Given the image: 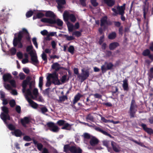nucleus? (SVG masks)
Listing matches in <instances>:
<instances>
[{
    "label": "nucleus",
    "mask_w": 153,
    "mask_h": 153,
    "mask_svg": "<svg viewBox=\"0 0 153 153\" xmlns=\"http://www.w3.org/2000/svg\"><path fill=\"white\" fill-rule=\"evenodd\" d=\"M23 139L24 140L27 141L32 140L33 143L36 146L39 151H41L42 150V153H49L48 149L46 147L43 148V145L41 143H38V141L35 140L34 137L31 138L30 136L25 135Z\"/></svg>",
    "instance_id": "f257e3e1"
},
{
    "label": "nucleus",
    "mask_w": 153,
    "mask_h": 153,
    "mask_svg": "<svg viewBox=\"0 0 153 153\" xmlns=\"http://www.w3.org/2000/svg\"><path fill=\"white\" fill-rule=\"evenodd\" d=\"M23 32H25L26 34H28L27 30L25 28H23L22 31L19 32L18 36L17 37H14L13 41V44L14 47H16L18 45L19 48H22L23 45L21 42V40L23 37Z\"/></svg>",
    "instance_id": "f03ea898"
},
{
    "label": "nucleus",
    "mask_w": 153,
    "mask_h": 153,
    "mask_svg": "<svg viewBox=\"0 0 153 153\" xmlns=\"http://www.w3.org/2000/svg\"><path fill=\"white\" fill-rule=\"evenodd\" d=\"M70 151L72 153H82V150L79 147L76 148L75 146H70V144L64 145L63 152L67 153Z\"/></svg>",
    "instance_id": "7ed1b4c3"
},
{
    "label": "nucleus",
    "mask_w": 153,
    "mask_h": 153,
    "mask_svg": "<svg viewBox=\"0 0 153 153\" xmlns=\"http://www.w3.org/2000/svg\"><path fill=\"white\" fill-rule=\"evenodd\" d=\"M138 106L137 105L134 97L132 99L131 102L130 107L128 113L131 118H134L136 113L137 111Z\"/></svg>",
    "instance_id": "20e7f679"
},
{
    "label": "nucleus",
    "mask_w": 153,
    "mask_h": 153,
    "mask_svg": "<svg viewBox=\"0 0 153 153\" xmlns=\"http://www.w3.org/2000/svg\"><path fill=\"white\" fill-rule=\"evenodd\" d=\"M1 109L3 112H1L0 115L1 119L3 121L5 124L7 125V120H10V117L8 114L9 112L8 108L5 106L1 107Z\"/></svg>",
    "instance_id": "39448f33"
},
{
    "label": "nucleus",
    "mask_w": 153,
    "mask_h": 153,
    "mask_svg": "<svg viewBox=\"0 0 153 153\" xmlns=\"http://www.w3.org/2000/svg\"><path fill=\"white\" fill-rule=\"evenodd\" d=\"M41 21L43 22L48 23L51 24H56L59 26H62L63 24V21L59 19L56 20L55 19L43 18L41 19Z\"/></svg>",
    "instance_id": "423d86ee"
},
{
    "label": "nucleus",
    "mask_w": 153,
    "mask_h": 153,
    "mask_svg": "<svg viewBox=\"0 0 153 153\" xmlns=\"http://www.w3.org/2000/svg\"><path fill=\"white\" fill-rule=\"evenodd\" d=\"M64 20L65 21H68L69 19L73 22H75L76 19L74 15L72 14H69L67 11H65L63 14Z\"/></svg>",
    "instance_id": "0eeeda50"
},
{
    "label": "nucleus",
    "mask_w": 153,
    "mask_h": 153,
    "mask_svg": "<svg viewBox=\"0 0 153 153\" xmlns=\"http://www.w3.org/2000/svg\"><path fill=\"white\" fill-rule=\"evenodd\" d=\"M125 4H124L122 6H117V10L115 8H112V10L115 13V14H114V15L116 16L118 14L120 15L124 14L125 10Z\"/></svg>",
    "instance_id": "6e6552de"
},
{
    "label": "nucleus",
    "mask_w": 153,
    "mask_h": 153,
    "mask_svg": "<svg viewBox=\"0 0 153 153\" xmlns=\"http://www.w3.org/2000/svg\"><path fill=\"white\" fill-rule=\"evenodd\" d=\"M113 66L114 65L112 62H105L104 64L101 67L102 73L103 74L105 73L107 70H112Z\"/></svg>",
    "instance_id": "1a4fd4ad"
},
{
    "label": "nucleus",
    "mask_w": 153,
    "mask_h": 153,
    "mask_svg": "<svg viewBox=\"0 0 153 153\" xmlns=\"http://www.w3.org/2000/svg\"><path fill=\"white\" fill-rule=\"evenodd\" d=\"M82 75H79L77 77L80 79L81 82H82L86 79L89 76V71L88 70L86 69L85 71L84 69H82Z\"/></svg>",
    "instance_id": "9d476101"
},
{
    "label": "nucleus",
    "mask_w": 153,
    "mask_h": 153,
    "mask_svg": "<svg viewBox=\"0 0 153 153\" xmlns=\"http://www.w3.org/2000/svg\"><path fill=\"white\" fill-rule=\"evenodd\" d=\"M47 126L50 130L53 132H57L59 131V127L55 123L52 122H50L47 123Z\"/></svg>",
    "instance_id": "9b49d317"
},
{
    "label": "nucleus",
    "mask_w": 153,
    "mask_h": 153,
    "mask_svg": "<svg viewBox=\"0 0 153 153\" xmlns=\"http://www.w3.org/2000/svg\"><path fill=\"white\" fill-rule=\"evenodd\" d=\"M107 17L106 16H103L100 19V24L101 27H105L106 25H110L111 23L110 21H108Z\"/></svg>",
    "instance_id": "f8f14e48"
},
{
    "label": "nucleus",
    "mask_w": 153,
    "mask_h": 153,
    "mask_svg": "<svg viewBox=\"0 0 153 153\" xmlns=\"http://www.w3.org/2000/svg\"><path fill=\"white\" fill-rule=\"evenodd\" d=\"M29 54L31 56V60L32 62L36 64H38L39 63V61L37 59V57L34 54L33 51H31L29 52Z\"/></svg>",
    "instance_id": "ddd939ff"
},
{
    "label": "nucleus",
    "mask_w": 153,
    "mask_h": 153,
    "mask_svg": "<svg viewBox=\"0 0 153 153\" xmlns=\"http://www.w3.org/2000/svg\"><path fill=\"white\" fill-rule=\"evenodd\" d=\"M111 145L113 150L116 152L118 153L121 151V149L119 146L114 141L111 142Z\"/></svg>",
    "instance_id": "4468645a"
},
{
    "label": "nucleus",
    "mask_w": 153,
    "mask_h": 153,
    "mask_svg": "<svg viewBox=\"0 0 153 153\" xmlns=\"http://www.w3.org/2000/svg\"><path fill=\"white\" fill-rule=\"evenodd\" d=\"M143 130L147 133L149 134H151L153 133V130L150 128L147 127L146 124L144 123H142L141 125Z\"/></svg>",
    "instance_id": "2eb2a0df"
},
{
    "label": "nucleus",
    "mask_w": 153,
    "mask_h": 153,
    "mask_svg": "<svg viewBox=\"0 0 153 153\" xmlns=\"http://www.w3.org/2000/svg\"><path fill=\"white\" fill-rule=\"evenodd\" d=\"M151 51L149 48V49H146L143 51L142 54L144 56H148L150 59L152 55V54L151 53Z\"/></svg>",
    "instance_id": "dca6fc26"
},
{
    "label": "nucleus",
    "mask_w": 153,
    "mask_h": 153,
    "mask_svg": "<svg viewBox=\"0 0 153 153\" xmlns=\"http://www.w3.org/2000/svg\"><path fill=\"white\" fill-rule=\"evenodd\" d=\"M26 98L30 105L32 108H37L38 105L36 103L31 99L28 97H27Z\"/></svg>",
    "instance_id": "f3484780"
},
{
    "label": "nucleus",
    "mask_w": 153,
    "mask_h": 153,
    "mask_svg": "<svg viewBox=\"0 0 153 153\" xmlns=\"http://www.w3.org/2000/svg\"><path fill=\"white\" fill-rule=\"evenodd\" d=\"M95 129L96 131L102 133L106 136H108L111 138H113V137L112 136L111 134L108 133L106 131L103 130L102 128L99 127H96L95 128Z\"/></svg>",
    "instance_id": "a211bd4d"
},
{
    "label": "nucleus",
    "mask_w": 153,
    "mask_h": 153,
    "mask_svg": "<svg viewBox=\"0 0 153 153\" xmlns=\"http://www.w3.org/2000/svg\"><path fill=\"white\" fill-rule=\"evenodd\" d=\"M56 1L57 3V8L59 10L63 8V6L62 5H64L66 3L65 0H56Z\"/></svg>",
    "instance_id": "6ab92c4d"
},
{
    "label": "nucleus",
    "mask_w": 153,
    "mask_h": 153,
    "mask_svg": "<svg viewBox=\"0 0 153 153\" xmlns=\"http://www.w3.org/2000/svg\"><path fill=\"white\" fill-rule=\"evenodd\" d=\"M99 140L94 137H93L90 139V144L91 146H94L97 145L99 143Z\"/></svg>",
    "instance_id": "aec40b11"
},
{
    "label": "nucleus",
    "mask_w": 153,
    "mask_h": 153,
    "mask_svg": "<svg viewBox=\"0 0 153 153\" xmlns=\"http://www.w3.org/2000/svg\"><path fill=\"white\" fill-rule=\"evenodd\" d=\"M20 121L22 126L25 127L26 124H28L30 122V120L28 117H25L21 119Z\"/></svg>",
    "instance_id": "412c9836"
},
{
    "label": "nucleus",
    "mask_w": 153,
    "mask_h": 153,
    "mask_svg": "<svg viewBox=\"0 0 153 153\" xmlns=\"http://www.w3.org/2000/svg\"><path fill=\"white\" fill-rule=\"evenodd\" d=\"M82 95L79 93H78L74 97V99L73 101V103L74 107H75V104L80 99Z\"/></svg>",
    "instance_id": "4be33fe9"
},
{
    "label": "nucleus",
    "mask_w": 153,
    "mask_h": 153,
    "mask_svg": "<svg viewBox=\"0 0 153 153\" xmlns=\"http://www.w3.org/2000/svg\"><path fill=\"white\" fill-rule=\"evenodd\" d=\"M104 3L109 7H113L115 4L114 0H103Z\"/></svg>",
    "instance_id": "5701e85b"
},
{
    "label": "nucleus",
    "mask_w": 153,
    "mask_h": 153,
    "mask_svg": "<svg viewBox=\"0 0 153 153\" xmlns=\"http://www.w3.org/2000/svg\"><path fill=\"white\" fill-rule=\"evenodd\" d=\"M120 46V44L117 42H114L111 43L109 45V48L110 50H113L117 47Z\"/></svg>",
    "instance_id": "b1692460"
},
{
    "label": "nucleus",
    "mask_w": 153,
    "mask_h": 153,
    "mask_svg": "<svg viewBox=\"0 0 153 153\" xmlns=\"http://www.w3.org/2000/svg\"><path fill=\"white\" fill-rule=\"evenodd\" d=\"M12 78L11 74L9 73H6L4 74L3 76V79L4 82H9Z\"/></svg>",
    "instance_id": "393cba45"
},
{
    "label": "nucleus",
    "mask_w": 153,
    "mask_h": 153,
    "mask_svg": "<svg viewBox=\"0 0 153 153\" xmlns=\"http://www.w3.org/2000/svg\"><path fill=\"white\" fill-rule=\"evenodd\" d=\"M8 18L7 14H2L0 15V22L4 23L7 22Z\"/></svg>",
    "instance_id": "a878e982"
},
{
    "label": "nucleus",
    "mask_w": 153,
    "mask_h": 153,
    "mask_svg": "<svg viewBox=\"0 0 153 153\" xmlns=\"http://www.w3.org/2000/svg\"><path fill=\"white\" fill-rule=\"evenodd\" d=\"M148 0H145L144 3L145 5H143V16L144 19L146 20V14L148 12V8H146L145 5L146 4V3L148 1Z\"/></svg>",
    "instance_id": "bb28decb"
},
{
    "label": "nucleus",
    "mask_w": 153,
    "mask_h": 153,
    "mask_svg": "<svg viewBox=\"0 0 153 153\" xmlns=\"http://www.w3.org/2000/svg\"><path fill=\"white\" fill-rule=\"evenodd\" d=\"M53 69H54L56 72L58 71L60 69L62 68V67H60L59 64L57 62L54 63L51 66Z\"/></svg>",
    "instance_id": "cd10ccee"
},
{
    "label": "nucleus",
    "mask_w": 153,
    "mask_h": 153,
    "mask_svg": "<svg viewBox=\"0 0 153 153\" xmlns=\"http://www.w3.org/2000/svg\"><path fill=\"white\" fill-rule=\"evenodd\" d=\"M123 83L122 86L125 91H128L129 90L128 87V80L126 79H125L123 81Z\"/></svg>",
    "instance_id": "c85d7f7f"
},
{
    "label": "nucleus",
    "mask_w": 153,
    "mask_h": 153,
    "mask_svg": "<svg viewBox=\"0 0 153 153\" xmlns=\"http://www.w3.org/2000/svg\"><path fill=\"white\" fill-rule=\"evenodd\" d=\"M45 15L46 17L52 18L53 19H55L56 17L53 12L51 11H46Z\"/></svg>",
    "instance_id": "c756f323"
},
{
    "label": "nucleus",
    "mask_w": 153,
    "mask_h": 153,
    "mask_svg": "<svg viewBox=\"0 0 153 153\" xmlns=\"http://www.w3.org/2000/svg\"><path fill=\"white\" fill-rule=\"evenodd\" d=\"M13 135H15L16 137H20L22 135V132L19 129H16L13 132H12Z\"/></svg>",
    "instance_id": "7c9ffc66"
},
{
    "label": "nucleus",
    "mask_w": 153,
    "mask_h": 153,
    "mask_svg": "<svg viewBox=\"0 0 153 153\" xmlns=\"http://www.w3.org/2000/svg\"><path fill=\"white\" fill-rule=\"evenodd\" d=\"M71 128V125L68 123H65L63 126L61 128L62 129L70 130Z\"/></svg>",
    "instance_id": "2f4dec72"
},
{
    "label": "nucleus",
    "mask_w": 153,
    "mask_h": 153,
    "mask_svg": "<svg viewBox=\"0 0 153 153\" xmlns=\"http://www.w3.org/2000/svg\"><path fill=\"white\" fill-rule=\"evenodd\" d=\"M58 74L56 73V72L55 71L52 74H49L48 77H49L50 79L51 78H52V80H54L58 78Z\"/></svg>",
    "instance_id": "473e14b6"
},
{
    "label": "nucleus",
    "mask_w": 153,
    "mask_h": 153,
    "mask_svg": "<svg viewBox=\"0 0 153 153\" xmlns=\"http://www.w3.org/2000/svg\"><path fill=\"white\" fill-rule=\"evenodd\" d=\"M85 119L87 121H89V120L92 122H94V118L93 116L91 114H89L87 115Z\"/></svg>",
    "instance_id": "72a5a7b5"
},
{
    "label": "nucleus",
    "mask_w": 153,
    "mask_h": 153,
    "mask_svg": "<svg viewBox=\"0 0 153 153\" xmlns=\"http://www.w3.org/2000/svg\"><path fill=\"white\" fill-rule=\"evenodd\" d=\"M116 33L113 32L109 34L108 36V38L110 39H113L116 37Z\"/></svg>",
    "instance_id": "f704fd0d"
},
{
    "label": "nucleus",
    "mask_w": 153,
    "mask_h": 153,
    "mask_svg": "<svg viewBox=\"0 0 153 153\" xmlns=\"http://www.w3.org/2000/svg\"><path fill=\"white\" fill-rule=\"evenodd\" d=\"M28 83L26 80H24L22 84V86L23 88V92H25L26 88L27 87V85L28 84Z\"/></svg>",
    "instance_id": "c9c22d12"
},
{
    "label": "nucleus",
    "mask_w": 153,
    "mask_h": 153,
    "mask_svg": "<svg viewBox=\"0 0 153 153\" xmlns=\"http://www.w3.org/2000/svg\"><path fill=\"white\" fill-rule=\"evenodd\" d=\"M67 25L68 27V30L69 32H72L74 29V26L73 24L69 22H68L67 23Z\"/></svg>",
    "instance_id": "e433bc0d"
},
{
    "label": "nucleus",
    "mask_w": 153,
    "mask_h": 153,
    "mask_svg": "<svg viewBox=\"0 0 153 153\" xmlns=\"http://www.w3.org/2000/svg\"><path fill=\"white\" fill-rule=\"evenodd\" d=\"M59 98L58 102L61 103L62 102L64 101L65 100H67L68 97L67 96L65 95L62 96H60L59 97Z\"/></svg>",
    "instance_id": "4c0bfd02"
},
{
    "label": "nucleus",
    "mask_w": 153,
    "mask_h": 153,
    "mask_svg": "<svg viewBox=\"0 0 153 153\" xmlns=\"http://www.w3.org/2000/svg\"><path fill=\"white\" fill-rule=\"evenodd\" d=\"M74 51L75 48L73 45L70 46L68 48V51L72 55L74 54Z\"/></svg>",
    "instance_id": "58836bf2"
},
{
    "label": "nucleus",
    "mask_w": 153,
    "mask_h": 153,
    "mask_svg": "<svg viewBox=\"0 0 153 153\" xmlns=\"http://www.w3.org/2000/svg\"><path fill=\"white\" fill-rule=\"evenodd\" d=\"M42 58L43 60L45 61L44 63L46 64L47 62V56L44 52L42 54Z\"/></svg>",
    "instance_id": "ea45409f"
},
{
    "label": "nucleus",
    "mask_w": 153,
    "mask_h": 153,
    "mask_svg": "<svg viewBox=\"0 0 153 153\" xmlns=\"http://www.w3.org/2000/svg\"><path fill=\"white\" fill-rule=\"evenodd\" d=\"M90 96H89L87 97L86 99V105H90L92 103H93L94 102V101H92L89 99Z\"/></svg>",
    "instance_id": "a19ab883"
},
{
    "label": "nucleus",
    "mask_w": 153,
    "mask_h": 153,
    "mask_svg": "<svg viewBox=\"0 0 153 153\" xmlns=\"http://www.w3.org/2000/svg\"><path fill=\"white\" fill-rule=\"evenodd\" d=\"M64 36L66 38V39L68 41H71L74 39V38L72 36H68L67 35H64Z\"/></svg>",
    "instance_id": "79ce46f5"
},
{
    "label": "nucleus",
    "mask_w": 153,
    "mask_h": 153,
    "mask_svg": "<svg viewBox=\"0 0 153 153\" xmlns=\"http://www.w3.org/2000/svg\"><path fill=\"white\" fill-rule=\"evenodd\" d=\"M52 82L55 85H59L61 84L60 81L59 80L58 78H57V79L52 80Z\"/></svg>",
    "instance_id": "37998d69"
},
{
    "label": "nucleus",
    "mask_w": 153,
    "mask_h": 153,
    "mask_svg": "<svg viewBox=\"0 0 153 153\" xmlns=\"http://www.w3.org/2000/svg\"><path fill=\"white\" fill-rule=\"evenodd\" d=\"M33 12L32 10L27 11L26 14V17L28 18L31 17L33 14Z\"/></svg>",
    "instance_id": "c03bdc74"
},
{
    "label": "nucleus",
    "mask_w": 153,
    "mask_h": 153,
    "mask_svg": "<svg viewBox=\"0 0 153 153\" xmlns=\"http://www.w3.org/2000/svg\"><path fill=\"white\" fill-rule=\"evenodd\" d=\"M66 121L63 120H59L57 122V124L59 126H63Z\"/></svg>",
    "instance_id": "a18cd8bd"
},
{
    "label": "nucleus",
    "mask_w": 153,
    "mask_h": 153,
    "mask_svg": "<svg viewBox=\"0 0 153 153\" xmlns=\"http://www.w3.org/2000/svg\"><path fill=\"white\" fill-rule=\"evenodd\" d=\"M91 95L93 96L95 98L98 99H101L102 97V96L101 95L98 93L95 94H92L90 95V96Z\"/></svg>",
    "instance_id": "49530a36"
},
{
    "label": "nucleus",
    "mask_w": 153,
    "mask_h": 153,
    "mask_svg": "<svg viewBox=\"0 0 153 153\" xmlns=\"http://www.w3.org/2000/svg\"><path fill=\"white\" fill-rule=\"evenodd\" d=\"M11 85V86L13 88H16V82L14 80H10L9 82Z\"/></svg>",
    "instance_id": "de8ad7c7"
},
{
    "label": "nucleus",
    "mask_w": 153,
    "mask_h": 153,
    "mask_svg": "<svg viewBox=\"0 0 153 153\" xmlns=\"http://www.w3.org/2000/svg\"><path fill=\"white\" fill-rule=\"evenodd\" d=\"M9 103L10 106L12 108L16 104V102L14 100H10Z\"/></svg>",
    "instance_id": "09e8293b"
},
{
    "label": "nucleus",
    "mask_w": 153,
    "mask_h": 153,
    "mask_svg": "<svg viewBox=\"0 0 153 153\" xmlns=\"http://www.w3.org/2000/svg\"><path fill=\"white\" fill-rule=\"evenodd\" d=\"M78 106L77 107H76L75 105V107H74L73 106V104H72V105H71V106L73 108L75 109L76 110H78L80 109L82 106V105L81 103H80L79 102L78 103Z\"/></svg>",
    "instance_id": "8fccbe9b"
},
{
    "label": "nucleus",
    "mask_w": 153,
    "mask_h": 153,
    "mask_svg": "<svg viewBox=\"0 0 153 153\" xmlns=\"http://www.w3.org/2000/svg\"><path fill=\"white\" fill-rule=\"evenodd\" d=\"M7 126L8 128L11 131H13L15 130V127L14 126H13V124H10L7 125Z\"/></svg>",
    "instance_id": "3c124183"
},
{
    "label": "nucleus",
    "mask_w": 153,
    "mask_h": 153,
    "mask_svg": "<svg viewBox=\"0 0 153 153\" xmlns=\"http://www.w3.org/2000/svg\"><path fill=\"white\" fill-rule=\"evenodd\" d=\"M47 81L45 84V86L47 87H49L51 85V84L50 79V78H49V77H48L47 78Z\"/></svg>",
    "instance_id": "603ef678"
},
{
    "label": "nucleus",
    "mask_w": 153,
    "mask_h": 153,
    "mask_svg": "<svg viewBox=\"0 0 153 153\" xmlns=\"http://www.w3.org/2000/svg\"><path fill=\"white\" fill-rule=\"evenodd\" d=\"M131 140L133 142H134V143H136V144L138 145H139L140 146H141L142 147H146V146L143 144V143H142L138 142L137 141H136L135 140Z\"/></svg>",
    "instance_id": "864d4df0"
},
{
    "label": "nucleus",
    "mask_w": 153,
    "mask_h": 153,
    "mask_svg": "<svg viewBox=\"0 0 153 153\" xmlns=\"http://www.w3.org/2000/svg\"><path fill=\"white\" fill-rule=\"evenodd\" d=\"M32 42L36 48L37 49L38 48V44L36 41V39L35 37H34L32 39Z\"/></svg>",
    "instance_id": "5fc2aeb1"
},
{
    "label": "nucleus",
    "mask_w": 153,
    "mask_h": 153,
    "mask_svg": "<svg viewBox=\"0 0 153 153\" xmlns=\"http://www.w3.org/2000/svg\"><path fill=\"white\" fill-rule=\"evenodd\" d=\"M73 35H74L77 37L80 36L81 35V33L79 31H76L74 32L73 33Z\"/></svg>",
    "instance_id": "6e6d98bb"
},
{
    "label": "nucleus",
    "mask_w": 153,
    "mask_h": 153,
    "mask_svg": "<svg viewBox=\"0 0 153 153\" xmlns=\"http://www.w3.org/2000/svg\"><path fill=\"white\" fill-rule=\"evenodd\" d=\"M40 110L42 113L43 114H44L48 111V110L45 107H41L40 108Z\"/></svg>",
    "instance_id": "4d7b16f0"
},
{
    "label": "nucleus",
    "mask_w": 153,
    "mask_h": 153,
    "mask_svg": "<svg viewBox=\"0 0 153 153\" xmlns=\"http://www.w3.org/2000/svg\"><path fill=\"white\" fill-rule=\"evenodd\" d=\"M104 38V36L103 35L102 36H100V38L99 40V43L100 45H101L103 42Z\"/></svg>",
    "instance_id": "13d9d810"
},
{
    "label": "nucleus",
    "mask_w": 153,
    "mask_h": 153,
    "mask_svg": "<svg viewBox=\"0 0 153 153\" xmlns=\"http://www.w3.org/2000/svg\"><path fill=\"white\" fill-rule=\"evenodd\" d=\"M19 76L20 80H23L25 78V75L23 73H20L19 74Z\"/></svg>",
    "instance_id": "bf43d9fd"
},
{
    "label": "nucleus",
    "mask_w": 153,
    "mask_h": 153,
    "mask_svg": "<svg viewBox=\"0 0 153 153\" xmlns=\"http://www.w3.org/2000/svg\"><path fill=\"white\" fill-rule=\"evenodd\" d=\"M4 86L6 89L8 90H12V88L11 87L9 84H6L5 83H4Z\"/></svg>",
    "instance_id": "052dcab7"
},
{
    "label": "nucleus",
    "mask_w": 153,
    "mask_h": 153,
    "mask_svg": "<svg viewBox=\"0 0 153 153\" xmlns=\"http://www.w3.org/2000/svg\"><path fill=\"white\" fill-rule=\"evenodd\" d=\"M49 90H50V88H48L45 90H44L43 91V93L45 95H49Z\"/></svg>",
    "instance_id": "680f3d73"
},
{
    "label": "nucleus",
    "mask_w": 153,
    "mask_h": 153,
    "mask_svg": "<svg viewBox=\"0 0 153 153\" xmlns=\"http://www.w3.org/2000/svg\"><path fill=\"white\" fill-rule=\"evenodd\" d=\"M44 16V14L42 13H39L36 15V17L37 18H41Z\"/></svg>",
    "instance_id": "e2e57ef3"
},
{
    "label": "nucleus",
    "mask_w": 153,
    "mask_h": 153,
    "mask_svg": "<svg viewBox=\"0 0 153 153\" xmlns=\"http://www.w3.org/2000/svg\"><path fill=\"white\" fill-rule=\"evenodd\" d=\"M26 94L27 96H26V97L27 96L28 97V96H32L31 90H30V89H27L26 91Z\"/></svg>",
    "instance_id": "0e129e2a"
},
{
    "label": "nucleus",
    "mask_w": 153,
    "mask_h": 153,
    "mask_svg": "<svg viewBox=\"0 0 153 153\" xmlns=\"http://www.w3.org/2000/svg\"><path fill=\"white\" fill-rule=\"evenodd\" d=\"M119 33V34L122 36L123 34V27L122 26H120L118 30Z\"/></svg>",
    "instance_id": "69168bd1"
},
{
    "label": "nucleus",
    "mask_w": 153,
    "mask_h": 153,
    "mask_svg": "<svg viewBox=\"0 0 153 153\" xmlns=\"http://www.w3.org/2000/svg\"><path fill=\"white\" fill-rule=\"evenodd\" d=\"M91 2L94 7H96L98 5V3L96 2V0H91Z\"/></svg>",
    "instance_id": "338daca9"
},
{
    "label": "nucleus",
    "mask_w": 153,
    "mask_h": 153,
    "mask_svg": "<svg viewBox=\"0 0 153 153\" xmlns=\"http://www.w3.org/2000/svg\"><path fill=\"white\" fill-rule=\"evenodd\" d=\"M109 143V141L107 140H104L103 141V145L108 148Z\"/></svg>",
    "instance_id": "774afa93"
}]
</instances>
